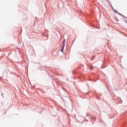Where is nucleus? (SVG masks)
Masks as SVG:
<instances>
[{
	"label": "nucleus",
	"mask_w": 127,
	"mask_h": 127,
	"mask_svg": "<svg viewBox=\"0 0 127 127\" xmlns=\"http://www.w3.org/2000/svg\"><path fill=\"white\" fill-rule=\"evenodd\" d=\"M66 43V40L65 39L64 40V41L63 42V46H62V48L61 50V52H63V51H64V48L65 47V44Z\"/></svg>",
	"instance_id": "nucleus-1"
},
{
	"label": "nucleus",
	"mask_w": 127,
	"mask_h": 127,
	"mask_svg": "<svg viewBox=\"0 0 127 127\" xmlns=\"http://www.w3.org/2000/svg\"><path fill=\"white\" fill-rule=\"evenodd\" d=\"M114 11L116 12V13H118V11H117V10H115Z\"/></svg>",
	"instance_id": "nucleus-2"
},
{
	"label": "nucleus",
	"mask_w": 127,
	"mask_h": 127,
	"mask_svg": "<svg viewBox=\"0 0 127 127\" xmlns=\"http://www.w3.org/2000/svg\"><path fill=\"white\" fill-rule=\"evenodd\" d=\"M110 5L111 6V7L113 8V6H112V4L110 3Z\"/></svg>",
	"instance_id": "nucleus-3"
},
{
	"label": "nucleus",
	"mask_w": 127,
	"mask_h": 127,
	"mask_svg": "<svg viewBox=\"0 0 127 127\" xmlns=\"http://www.w3.org/2000/svg\"><path fill=\"white\" fill-rule=\"evenodd\" d=\"M87 116H89V114H87Z\"/></svg>",
	"instance_id": "nucleus-4"
}]
</instances>
